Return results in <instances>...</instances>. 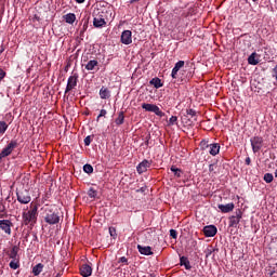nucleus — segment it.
<instances>
[{"mask_svg":"<svg viewBox=\"0 0 277 277\" xmlns=\"http://www.w3.org/2000/svg\"><path fill=\"white\" fill-rule=\"evenodd\" d=\"M110 96H111V91H109V89L105 87H102L100 90V97L106 100V98H110Z\"/></svg>","mask_w":277,"mask_h":277,"instance_id":"nucleus-21","label":"nucleus"},{"mask_svg":"<svg viewBox=\"0 0 277 277\" xmlns=\"http://www.w3.org/2000/svg\"><path fill=\"white\" fill-rule=\"evenodd\" d=\"M109 233H110V236L114 237V230H111V228H109Z\"/></svg>","mask_w":277,"mask_h":277,"instance_id":"nucleus-47","label":"nucleus"},{"mask_svg":"<svg viewBox=\"0 0 277 277\" xmlns=\"http://www.w3.org/2000/svg\"><path fill=\"white\" fill-rule=\"evenodd\" d=\"M217 207H219L221 213H230V211H233L235 209V203L229 202L226 205H219Z\"/></svg>","mask_w":277,"mask_h":277,"instance_id":"nucleus-17","label":"nucleus"},{"mask_svg":"<svg viewBox=\"0 0 277 277\" xmlns=\"http://www.w3.org/2000/svg\"><path fill=\"white\" fill-rule=\"evenodd\" d=\"M18 250H21V247H18V246H13L12 247V249H11V251H10V253H9V256L11 258V259H17V256H18Z\"/></svg>","mask_w":277,"mask_h":277,"instance_id":"nucleus-26","label":"nucleus"},{"mask_svg":"<svg viewBox=\"0 0 277 277\" xmlns=\"http://www.w3.org/2000/svg\"><path fill=\"white\" fill-rule=\"evenodd\" d=\"M201 144H207L206 142H201Z\"/></svg>","mask_w":277,"mask_h":277,"instance_id":"nucleus-52","label":"nucleus"},{"mask_svg":"<svg viewBox=\"0 0 277 277\" xmlns=\"http://www.w3.org/2000/svg\"><path fill=\"white\" fill-rule=\"evenodd\" d=\"M149 83L150 85H154V88H156L157 90H159V88H163V82H161V79L159 78H153Z\"/></svg>","mask_w":277,"mask_h":277,"instance_id":"nucleus-24","label":"nucleus"},{"mask_svg":"<svg viewBox=\"0 0 277 277\" xmlns=\"http://www.w3.org/2000/svg\"><path fill=\"white\" fill-rule=\"evenodd\" d=\"M170 237H172V239H176V237H179V233L175 229H170Z\"/></svg>","mask_w":277,"mask_h":277,"instance_id":"nucleus-38","label":"nucleus"},{"mask_svg":"<svg viewBox=\"0 0 277 277\" xmlns=\"http://www.w3.org/2000/svg\"><path fill=\"white\" fill-rule=\"evenodd\" d=\"M143 105H147L146 103H143Z\"/></svg>","mask_w":277,"mask_h":277,"instance_id":"nucleus-53","label":"nucleus"},{"mask_svg":"<svg viewBox=\"0 0 277 277\" xmlns=\"http://www.w3.org/2000/svg\"><path fill=\"white\" fill-rule=\"evenodd\" d=\"M264 181L265 183H272L274 181V174L272 173L264 174Z\"/></svg>","mask_w":277,"mask_h":277,"instance_id":"nucleus-34","label":"nucleus"},{"mask_svg":"<svg viewBox=\"0 0 277 277\" xmlns=\"http://www.w3.org/2000/svg\"><path fill=\"white\" fill-rule=\"evenodd\" d=\"M251 148L254 154L259 153L261 148H263V137L262 136H253L250 138Z\"/></svg>","mask_w":277,"mask_h":277,"instance_id":"nucleus-7","label":"nucleus"},{"mask_svg":"<svg viewBox=\"0 0 277 277\" xmlns=\"http://www.w3.org/2000/svg\"><path fill=\"white\" fill-rule=\"evenodd\" d=\"M12 226H14L12 221H10V220H0V228L6 235H12Z\"/></svg>","mask_w":277,"mask_h":277,"instance_id":"nucleus-8","label":"nucleus"},{"mask_svg":"<svg viewBox=\"0 0 277 277\" xmlns=\"http://www.w3.org/2000/svg\"><path fill=\"white\" fill-rule=\"evenodd\" d=\"M180 265H184L185 269H192V263L187 256L180 258Z\"/></svg>","mask_w":277,"mask_h":277,"instance_id":"nucleus-23","label":"nucleus"},{"mask_svg":"<svg viewBox=\"0 0 277 277\" xmlns=\"http://www.w3.org/2000/svg\"><path fill=\"white\" fill-rule=\"evenodd\" d=\"M193 246H196V241H193Z\"/></svg>","mask_w":277,"mask_h":277,"instance_id":"nucleus-50","label":"nucleus"},{"mask_svg":"<svg viewBox=\"0 0 277 277\" xmlns=\"http://www.w3.org/2000/svg\"><path fill=\"white\" fill-rule=\"evenodd\" d=\"M88 196H89V198H96V196H98V192L91 187L88 190Z\"/></svg>","mask_w":277,"mask_h":277,"instance_id":"nucleus-32","label":"nucleus"},{"mask_svg":"<svg viewBox=\"0 0 277 277\" xmlns=\"http://www.w3.org/2000/svg\"><path fill=\"white\" fill-rule=\"evenodd\" d=\"M241 217H243V212L241 209H237L235 214L229 216V227L237 228L241 222Z\"/></svg>","mask_w":277,"mask_h":277,"instance_id":"nucleus-6","label":"nucleus"},{"mask_svg":"<svg viewBox=\"0 0 277 277\" xmlns=\"http://www.w3.org/2000/svg\"><path fill=\"white\" fill-rule=\"evenodd\" d=\"M136 192H144V188L142 187L141 189H137Z\"/></svg>","mask_w":277,"mask_h":277,"instance_id":"nucleus-49","label":"nucleus"},{"mask_svg":"<svg viewBox=\"0 0 277 277\" xmlns=\"http://www.w3.org/2000/svg\"><path fill=\"white\" fill-rule=\"evenodd\" d=\"M185 66V61H179L175 66L172 69L171 77L172 79H176V76L179 75V70Z\"/></svg>","mask_w":277,"mask_h":277,"instance_id":"nucleus-15","label":"nucleus"},{"mask_svg":"<svg viewBox=\"0 0 277 277\" xmlns=\"http://www.w3.org/2000/svg\"><path fill=\"white\" fill-rule=\"evenodd\" d=\"M187 116H190V118H196L198 116V111L194 108L186 109Z\"/></svg>","mask_w":277,"mask_h":277,"instance_id":"nucleus-31","label":"nucleus"},{"mask_svg":"<svg viewBox=\"0 0 277 277\" xmlns=\"http://www.w3.org/2000/svg\"><path fill=\"white\" fill-rule=\"evenodd\" d=\"M253 2H256V1H259V0H252Z\"/></svg>","mask_w":277,"mask_h":277,"instance_id":"nucleus-51","label":"nucleus"},{"mask_svg":"<svg viewBox=\"0 0 277 277\" xmlns=\"http://www.w3.org/2000/svg\"><path fill=\"white\" fill-rule=\"evenodd\" d=\"M137 250L140 254H143L144 256H153V248L149 246L143 247L142 245H137Z\"/></svg>","mask_w":277,"mask_h":277,"instance_id":"nucleus-14","label":"nucleus"},{"mask_svg":"<svg viewBox=\"0 0 277 277\" xmlns=\"http://www.w3.org/2000/svg\"><path fill=\"white\" fill-rule=\"evenodd\" d=\"M44 220L47 224H60V214L53 210H45Z\"/></svg>","mask_w":277,"mask_h":277,"instance_id":"nucleus-5","label":"nucleus"},{"mask_svg":"<svg viewBox=\"0 0 277 277\" xmlns=\"http://www.w3.org/2000/svg\"><path fill=\"white\" fill-rule=\"evenodd\" d=\"M94 140V135H88L84 138V146H90V144H92V141Z\"/></svg>","mask_w":277,"mask_h":277,"instance_id":"nucleus-35","label":"nucleus"},{"mask_svg":"<svg viewBox=\"0 0 277 277\" xmlns=\"http://www.w3.org/2000/svg\"><path fill=\"white\" fill-rule=\"evenodd\" d=\"M83 172H85V174H92V172H94V167H92L90 163H87L83 166Z\"/></svg>","mask_w":277,"mask_h":277,"instance_id":"nucleus-30","label":"nucleus"},{"mask_svg":"<svg viewBox=\"0 0 277 277\" xmlns=\"http://www.w3.org/2000/svg\"><path fill=\"white\" fill-rule=\"evenodd\" d=\"M93 25L96 28H101V27H105V25H107V22H105V18L103 17V15H97L93 19Z\"/></svg>","mask_w":277,"mask_h":277,"instance_id":"nucleus-16","label":"nucleus"},{"mask_svg":"<svg viewBox=\"0 0 277 277\" xmlns=\"http://www.w3.org/2000/svg\"><path fill=\"white\" fill-rule=\"evenodd\" d=\"M9 266L11 267V269H18V267H21V262L18 261V259H14L10 262Z\"/></svg>","mask_w":277,"mask_h":277,"instance_id":"nucleus-29","label":"nucleus"},{"mask_svg":"<svg viewBox=\"0 0 277 277\" xmlns=\"http://www.w3.org/2000/svg\"><path fill=\"white\" fill-rule=\"evenodd\" d=\"M8 131V123L5 121H0V134L3 135Z\"/></svg>","mask_w":277,"mask_h":277,"instance_id":"nucleus-33","label":"nucleus"},{"mask_svg":"<svg viewBox=\"0 0 277 277\" xmlns=\"http://www.w3.org/2000/svg\"><path fill=\"white\" fill-rule=\"evenodd\" d=\"M105 116H107V110L102 109V110L100 111V115L97 116L96 121L98 122V120H101V118H105Z\"/></svg>","mask_w":277,"mask_h":277,"instance_id":"nucleus-37","label":"nucleus"},{"mask_svg":"<svg viewBox=\"0 0 277 277\" xmlns=\"http://www.w3.org/2000/svg\"><path fill=\"white\" fill-rule=\"evenodd\" d=\"M22 217L24 226H35L38 222V206H32L29 211L23 213Z\"/></svg>","mask_w":277,"mask_h":277,"instance_id":"nucleus-1","label":"nucleus"},{"mask_svg":"<svg viewBox=\"0 0 277 277\" xmlns=\"http://www.w3.org/2000/svg\"><path fill=\"white\" fill-rule=\"evenodd\" d=\"M65 23H68V25H72L77 21V15L75 13H68L64 15Z\"/></svg>","mask_w":277,"mask_h":277,"instance_id":"nucleus-20","label":"nucleus"},{"mask_svg":"<svg viewBox=\"0 0 277 277\" xmlns=\"http://www.w3.org/2000/svg\"><path fill=\"white\" fill-rule=\"evenodd\" d=\"M2 159L0 158V163H1Z\"/></svg>","mask_w":277,"mask_h":277,"instance_id":"nucleus-54","label":"nucleus"},{"mask_svg":"<svg viewBox=\"0 0 277 277\" xmlns=\"http://www.w3.org/2000/svg\"><path fill=\"white\" fill-rule=\"evenodd\" d=\"M55 277H62V273H57Z\"/></svg>","mask_w":277,"mask_h":277,"instance_id":"nucleus-48","label":"nucleus"},{"mask_svg":"<svg viewBox=\"0 0 277 277\" xmlns=\"http://www.w3.org/2000/svg\"><path fill=\"white\" fill-rule=\"evenodd\" d=\"M132 42H133V32H131V30H123L121 32V43L129 45Z\"/></svg>","mask_w":277,"mask_h":277,"instance_id":"nucleus-10","label":"nucleus"},{"mask_svg":"<svg viewBox=\"0 0 277 277\" xmlns=\"http://www.w3.org/2000/svg\"><path fill=\"white\" fill-rule=\"evenodd\" d=\"M246 166H250L252 163V160L250 159V157H247L245 160Z\"/></svg>","mask_w":277,"mask_h":277,"instance_id":"nucleus-42","label":"nucleus"},{"mask_svg":"<svg viewBox=\"0 0 277 277\" xmlns=\"http://www.w3.org/2000/svg\"><path fill=\"white\" fill-rule=\"evenodd\" d=\"M80 275L83 277L92 276V266L90 264H82L80 266Z\"/></svg>","mask_w":277,"mask_h":277,"instance_id":"nucleus-13","label":"nucleus"},{"mask_svg":"<svg viewBox=\"0 0 277 277\" xmlns=\"http://www.w3.org/2000/svg\"><path fill=\"white\" fill-rule=\"evenodd\" d=\"M77 83H79V74L72 72L71 76L67 79L65 94H68V92H72V90L77 88Z\"/></svg>","mask_w":277,"mask_h":277,"instance_id":"nucleus-3","label":"nucleus"},{"mask_svg":"<svg viewBox=\"0 0 277 277\" xmlns=\"http://www.w3.org/2000/svg\"><path fill=\"white\" fill-rule=\"evenodd\" d=\"M171 172H173L174 176H176L177 179H181L183 171L179 168H176L175 166L171 167Z\"/></svg>","mask_w":277,"mask_h":277,"instance_id":"nucleus-28","label":"nucleus"},{"mask_svg":"<svg viewBox=\"0 0 277 277\" xmlns=\"http://www.w3.org/2000/svg\"><path fill=\"white\" fill-rule=\"evenodd\" d=\"M248 64H250V66H256L259 64V54H256V52H253L251 55H249Z\"/></svg>","mask_w":277,"mask_h":277,"instance_id":"nucleus-19","label":"nucleus"},{"mask_svg":"<svg viewBox=\"0 0 277 277\" xmlns=\"http://www.w3.org/2000/svg\"><path fill=\"white\" fill-rule=\"evenodd\" d=\"M148 168H150V161L145 159L141 163H138V166L136 167V172L138 174H144V172L148 171Z\"/></svg>","mask_w":277,"mask_h":277,"instance_id":"nucleus-12","label":"nucleus"},{"mask_svg":"<svg viewBox=\"0 0 277 277\" xmlns=\"http://www.w3.org/2000/svg\"><path fill=\"white\" fill-rule=\"evenodd\" d=\"M5 78V71L3 69H0V81Z\"/></svg>","mask_w":277,"mask_h":277,"instance_id":"nucleus-41","label":"nucleus"},{"mask_svg":"<svg viewBox=\"0 0 277 277\" xmlns=\"http://www.w3.org/2000/svg\"><path fill=\"white\" fill-rule=\"evenodd\" d=\"M140 0H130V3H137Z\"/></svg>","mask_w":277,"mask_h":277,"instance_id":"nucleus-46","label":"nucleus"},{"mask_svg":"<svg viewBox=\"0 0 277 277\" xmlns=\"http://www.w3.org/2000/svg\"><path fill=\"white\" fill-rule=\"evenodd\" d=\"M142 107L145 111H151L153 114H156V116H159V118H163V116H166L157 105H143Z\"/></svg>","mask_w":277,"mask_h":277,"instance_id":"nucleus-9","label":"nucleus"},{"mask_svg":"<svg viewBox=\"0 0 277 277\" xmlns=\"http://www.w3.org/2000/svg\"><path fill=\"white\" fill-rule=\"evenodd\" d=\"M205 237H215L217 235V227L215 225H207L203 227Z\"/></svg>","mask_w":277,"mask_h":277,"instance_id":"nucleus-11","label":"nucleus"},{"mask_svg":"<svg viewBox=\"0 0 277 277\" xmlns=\"http://www.w3.org/2000/svg\"><path fill=\"white\" fill-rule=\"evenodd\" d=\"M96 66H98V61L96 60L89 61L88 64L85 65V70H93L94 68H96Z\"/></svg>","mask_w":277,"mask_h":277,"instance_id":"nucleus-27","label":"nucleus"},{"mask_svg":"<svg viewBox=\"0 0 277 277\" xmlns=\"http://www.w3.org/2000/svg\"><path fill=\"white\" fill-rule=\"evenodd\" d=\"M207 148H210L209 153L212 155V157H215V155H220V144L213 143L210 145H207Z\"/></svg>","mask_w":277,"mask_h":277,"instance_id":"nucleus-18","label":"nucleus"},{"mask_svg":"<svg viewBox=\"0 0 277 277\" xmlns=\"http://www.w3.org/2000/svg\"><path fill=\"white\" fill-rule=\"evenodd\" d=\"M273 72H274V77H275V79L277 80V65L275 66V68L273 69Z\"/></svg>","mask_w":277,"mask_h":277,"instance_id":"nucleus-44","label":"nucleus"},{"mask_svg":"<svg viewBox=\"0 0 277 277\" xmlns=\"http://www.w3.org/2000/svg\"><path fill=\"white\" fill-rule=\"evenodd\" d=\"M267 276H269V277H277V272L276 271H272V268H269L267 271Z\"/></svg>","mask_w":277,"mask_h":277,"instance_id":"nucleus-39","label":"nucleus"},{"mask_svg":"<svg viewBox=\"0 0 277 277\" xmlns=\"http://www.w3.org/2000/svg\"><path fill=\"white\" fill-rule=\"evenodd\" d=\"M115 123L117 124V127H120L121 124H124V111H120L118 114V117L115 119Z\"/></svg>","mask_w":277,"mask_h":277,"instance_id":"nucleus-25","label":"nucleus"},{"mask_svg":"<svg viewBox=\"0 0 277 277\" xmlns=\"http://www.w3.org/2000/svg\"><path fill=\"white\" fill-rule=\"evenodd\" d=\"M76 3H85V0H75Z\"/></svg>","mask_w":277,"mask_h":277,"instance_id":"nucleus-45","label":"nucleus"},{"mask_svg":"<svg viewBox=\"0 0 277 277\" xmlns=\"http://www.w3.org/2000/svg\"><path fill=\"white\" fill-rule=\"evenodd\" d=\"M42 269H44V264L39 263L32 267L34 276H40L42 274Z\"/></svg>","mask_w":277,"mask_h":277,"instance_id":"nucleus-22","label":"nucleus"},{"mask_svg":"<svg viewBox=\"0 0 277 277\" xmlns=\"http://www.w3.org/2000/svg\"><path fill=\"white\" fill-rule=\"evenodd\" d=\"M179 120V117L177 116H172L170 119H169V124L172 127L174 124H176Z\"/></svg>","mask_w":277,"mask_h":277,"instance_id":"nucleus-36","label":"nucleus"},{"mask_svg":"<svg viewBox=\"0 0 277 277\" xmlns=\"http://www.w3.org/2000/svg\"><path fill=\"white\" fill-rule=\"evenodd\" d=\"M15 148H18V141H10V143L1 150L0 159H5V157H10V154L13 153Z\"/></svg>","mask_w":277,"mask_h":277,"instance_id":"nucleus-2","label":"nucleus"},{"mask_svg":"<svg viewBox=\"0 0 277 277\" xmlns=\"http://www.w3.org/2000/svg\"><path fill=\"white\" fill-rule=\"evenodd\" d=\"M120 263H129V260L124 256H121L119 260Z\"/></svg>","mask_w":277,"mask_h":277,"instance_id":"nucleus-43","label":"nucleus"},{"mask_svg":"<svg viewBox=\"0 0 277 277\" xmlns=\"http://www.w3.org/2000/svg\"><path fill=\"white\" fill-rule=\"evenodd\" d=\"M16 196L21 205H29L31 202V194L28 189L18 190Z\"/></svg>","mask_w":277,"mask_h":277,"instance_id":"nucleus-4","label":"nucleus"},{"mask_svg":"<svg viewBox=\"0 0 277 277\" xmlns=\"http://www.w3.org/2000/svg\"><path fill=\"white\" fill-rule=\"evenodd\" d=\"M215 168H217V166H215V164H210V166H209V172H215Z\"/></svg>","mask_w":277,"mask_h":277,"instance_id":"nucleus-40","label":"nucleus"}]
</instances>
